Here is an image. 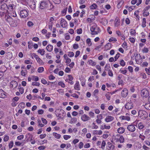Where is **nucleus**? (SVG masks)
Here are the masks:
<instances>
[{"label": "nucleus", "mask_w": 150, "mask_h": 150, "mask_svg": "<svg viewBox=\"0 0 150 150\" xmlns=\"http://www.w3.org/2000/svg\"><path fill=\"white\" fill-rule=\"evenodd\" d=\"M90 30L92 35H96L101 32L100 28L96 24H95L91 27Z\"/></svg>", "instance_id": "obj_1"}, {"label": "nucleus", "mask_w": 150, "mask_h": 150, "mask_svg": "<svg viewBox=\"0 0 150 150\" xmlns=\"http://www.w3.org/2000/svg\"><path fill=\"white\" fill-rule=\"evenodd\" d=\"M55 114L57 117H59L58 120L60 119H63L66 115L64 111L62 109L57 110L55 111Z\"/></svg>", "instance_id": "obj_2"}, {"label": "nucleus", "mask_w": 150, "mask_h": 150, "mask_svg": "<svg viewBox=\"0 0 150 150\" xmlns=\"http://www.w3.org/2000/svg\"><path fill=\"white\" fill-rule=\"evenodd\" d=\"M7 22L9 23L10 25L12 27H16L17 25V20H13L10 16L8 17L6 19Z\"/></svg>", "instance_id": "obj_3"}, {"label": "nucleus", "mask_w": 150, "mask_h": 150, "mask_svg": "<svg viewBox=\"0 0 150 150\" xmlns=\"http://www.w3.org/2000/svg\"><path fill=\"white\" fill-rule=\"evenodd\" d=\"M138 115L142 119L145 120L147 117L148 115L145 111L140 110L138 112Z\"/></svg>", "instance_id": "obj_4"}, {"label": "nucleus", "mask_w": 150, "mask_h": 150, "mask_svg": "<svg viewBox=\"0 0 150 150\" xmlns=\"http://www.w3.org/2000/svg\"><path fill=\"white\" fill-rule=\"evenodd\" d=\"M48 2L45 0L41 1L40 3L39 8L41 9H45L48 7Z\"/></svg>", "instance_id": "obj_5"}, {"label": "nucleus", "mask_w": 150, "mask_h": 150, "mask_svg": "<svg viewBox=\"0 0 150 150\" xmlns=\"http://www.w3.org/2000/svg\"><path fill=\"white\" fill-rule=\"evenodd\" d=\"M141 95L142 97L146 98L149 96V92L146 89H143L141 91Z\"/></svg>", "instance_id": "obj_6"}, {"label": "nucleus", "mask_w": 150, "mask_h": 150, "mask_svg": "<svg viewBox=\"0 0 150 150\" xmlns=\"http://www.w3.org/2000/svg\"><path fill=\"white\" fill-rule=\"evenodd\" d=\"M20 15L21 17L25 18L28 16V13L26 10H23L21 11Z\"/></svg>", "instance_id": "obj_7"}, {"label": "nucleus", "mask_w": 150, "mask_h": 150, "mask_svg": "<svg viewBox=\"0 0 150 150\" xmlns=\"http://www.w3.org/2000/svg\"><path fill=\"white\" fill-rule=\"evenodd\" d=\"M135 59L137 63L140 64L142 62V60L141 59V56L140 55L137 54L135 57Z\"/></svg>", "instance_id": "obj_8"}, {"label": "nucleus", "mask_w": 150, "mask_h": 150, "mask_svg": "<svg viewBox=\"0 0 150 150\" xmlns=\"http://www.w3.org/2000/svg\"><path fill=\"white\" fill-rule=\"evenodd\" d=\"M28 3L29 6L32 9H34L35 8V3L33 0H30Z\"/></svg>", "instance_id": "obj_9"}, {"label": "nucleus", "mask_w": 150, "mask_h": 150, "mask_svg": "<svg viewBox=\"0 0 150 150\" xmlns=\"http://www.w3.org/2000/svg\"><path fill=\"white\" fill-rule=\"evenodd\" d=\"M60 24L61 26L63 28H65L67 25V23L66 20L63 18H61Z\"/></svg>", "instance_id": "obj_10"}, {"label": "nucleus", "mask_w": 150, "mask_h": 150, "mask_svg": "<svg viewBox=\"0 0 150 150\" xmlns=\"http://www.w3.org/2000/svg\"><path fill=\"white\" fill-rule=\"evenodd\" d=\"M127 128L129 131L132 132H134L136 129L135 125L132 124L128 125Z\"/></svg>", "instance_id": "obj_11"}, {"label": "nucleus", "mask_w": 150, "mask_h": 150, "mask_svg": "<svg viewBox=\"0 0 150 150\" xmlns=\"http://www.w3.org/2000/svg\"><path fill=\"white\" fill-rule=\"evenodd\" d=\"M81 120L83 122H86L89 120L91 118L86 114L83 115L81 117Z\"/></svg>", "instance_id": "obj_12"}, {"label": "nucleus", "mask_w": 150, "mask_h": 150, "mask_svg": "<svg viewBox=\"0 0 150 150\" xmlns=\"http://www.w3.org/2000/svg\"><path fill=\"white\" fill-rule=\"evenodd\" d=\"M18 86V83L16 81H12L10 83V87L13 89L16 88Z\"/></svg>", "instance_id": "obj_13"}, {"label": "nucleus", "mask_w": 150, "mask_h": 150, "mask_svg": "<svg viewBox=\"0 0 150 150\" xmlns=\"http://www.w3.org/2000/svg\"><path fill=\"white\" fill-rule=\"evenodd\" d=\"M128 91L127 88H124L121 92V96L123 97H126L128 94Z\"/></svg>", "instance_id": "obj_14"}, {"label": "nucleus", "mask_w": 150, "mask_h": 150, "mask_svg": "<svg viewBox=\"0 0 150 150\" xmlns=\"http://www.w3.org/2000/svg\"><path fill=\"white\" fill-rule=\"evenodd\" d=\"M115 146L110 142H108L107 146V148L108 150H114Z\"/></svg>", "instance_id": "obj_15"}, {"label": "nucleus", "mask_w": 150, "mask_h": 150, "mask_svg": "<svg viewBox=\"0 0 150 150\" xmlns=\"http://www.w3.org/2000/svg\"><path fill=\"white\" fill-rule=\"evenodd\" d=\"M7 5L6 3H4V4H2L0 7V9L3 11H5V12L6 11V9L7 7Z\"/></svg>", "instance_id": "obj_16"}, {"label": "nucleus", "mask_w": 150, "mask_h": 150, "mask_svg": "<svg viewBox=\"0 0 150 150\" xmlns=\"http://www.w3.org/2000/svg\"><path fill=\"white\" fill-rule=\"evenodd\" d=\"M133 107V105L132 103L128 102L126 104L125 108L127 109H130Z\"/></svg>", "instance_id": "obj_17"}, {"label": "nucleus", "mask_w": 150, "mask_h": 150, "mask_svg": "<svg viewBox=\"0 0 150 150\" xmlns=\"http://www.w3.org/2000/svg\"><path fill=\"white\" fill-rule=\"evenodd\" d=\"M120 20L118 18H116L114 21V25L116 27H118L120 25Z\"/></svg>", "instance_id": "obj_18"}, {"label": "nucleus", "mask_w": 150, "mask_h": 150, "mask_svg": "<svg viewBox=\"0 0 150 150\" xmlns=\"http://www.w3.org/2000/svg\"><path fill=\"white\" fill-rule=\"evenodd\" d=\"M114 119V117L111 116H108L105 118V120L107 122H109L113 120Z\"/></svg>", "instance_id": "obj_19"}, {"label": "nucleus", "mask_w": 150, "mask_h": 150, "mask_svg": "<svg viewBox=\"0 0 150 150\" xmlns=\"http://www.w3.org/2000/svg\"><path fill=\"white\" fill-rule=\"evenodd\" d=\"M74 88L76 90H80V85L78 81H76L74 85Z\"/></svg>", "instance_id": "obj_20"}, {"label": "nucleus", "mask_w": 150, "mask_h": 150, "mask_svg": "<svg viewBox=\"0 0 150 150\" xmlns=\"http://www.w3.org/2000/svg\"><path fill=\"white\" fill-rule=\"evenodd\" d=\"M99 92V90L98 89H96L93 92V95L94 97H95V98L98 99V97L97 96V95L98 94Z\"/></svg>", "instance_id": "obj_21"}, {"label": "nucleus", "mask_w": 150, "mask_h": 150, "mask_svg": "<svg viewBox=\"0 0 150 150\" xmlns=\"http://www.w3.org/2000/svg\"><path fill=\"white\" fill-rule=\"evenodd\" d=\"M100 129H101L103 130L104 129H109L110 128V126L109 125L106 126V125H102L100 126Z\"/></svg>", "instance_id": "obj_22"}, {"label": "nucleus", "mask_w": 150, "mask_h": 150, "mask_svg": "<svg viewBox=\"0 0 150 150\" xmlns=\"http://www.w3.org/2000/svg\"><path fill=\"white\" fill-rule=\"evenodd\" d=\"M125 131V129L123 127H120L117 129V132L120 134H122Z\"/></svg>", "instance_id": "obj_23"}, {"label": "nucleus", "mask_w": 150, "mask_h": 150, "mask_svg": "<svg viewBox=\"0 0 150 150\" xmlns=\"http://www.w3.org/2000/svg\"><path fill=\"white\" fill-rule=\"evenodd\" d=\"M6 96L4 92L2 89H0V98H4Z\"/></svg>", "instance_id": "obj_24"}, {"label": "nucleus", "mask_w": 150, "mask_h": 150, "mask_svg": "<svg viewBox=\"0 0 150 150\" xmlns=\"http://www.w3.org/2000/svg\"><path fill=\"white\" fill-rule=\"evenodd\" d=\"M53 49V46L50 45H49L46 47L47 50L49 52H51Z\"/></svg>", "instance_id": "obj_25"}, {"label": "nucleus", "mask_w": 150, "mask_h": 150, "mask_svg": "<svg viewBox=\"0 0 150 150\" xmlns=\"http://www.w3.org/2000/svg\"><path fill=\"white\" fill-rule=\"evenodd\" d=\"M93 134H95L96 135H100L102 133V131L101 130H100L99 131L98 130H94L93 131Z\"/></svg>", "instance_id": "obj_26"}, {"label": "nucleus", "mask_w": 150, "mask_h": 150, "mask_svg": "<svg viewBox=\"0 0 150 150\" xmlns=\"http://www.w3.org/2000/svg\"><path fill=\"white\" fill-rule=\"evenodd\" d=\"M98 6L95 3H93L90 6L91 9H96L98 7Z\"/></svg>", "instance_id": "obj_27"}, {"label": "nucleus", "mask_w": 150, "mask_h": 150, "mask_svg": "<svg viewBox=\"0 0 150 150\" xmlns=\"http://www.w3.org/2000/svg\"><path fill=\"white\" fill-rule=\"evenodd\" d=\"M124 3V1L123 0H121L120 1H119L117 4V7L118 8H120L122 5Z\"/></svg>", "instance_id": "obj_28"}, {"label": "nucleus", "mask_w": 150, "mask_h": 150, "mask_svg": "<svg viewBox=\"0 0 150 150\" xmlns=\"http://www.w3.org/2000/svg\"><path fill=\"white\" fill-rule=\"evenodd\" d=\"M144 127L142 122H140L137 125L138 128L140 129H142Z\"/></svg>", "instance_id": "obj_29"}, {"label": "nucleus", "mask_w": 150, "mask_h": 150, "mask_svg": "<svg viewBox=\"0 0 150 150\" xmlns=\"http://www.w3.org/2000/svg\"><path fill=\"white\" fill-rule=\"evenodd\" d=\"M111 47L112 45L109 43L106 44L105 46V48L106 50H110Z\"/></svg>", "instance_id": "obj_30"}, {"label": "nucleus", "mask_w": 150, "mask_h": 150, "mask_svg": "<svg viewBox=\"0 0 150 150\" xmlns=\"http://www.w3.org/2000/svg\"><path fill=\"white\" fill-rule=\"evenodd\" d=\"M37 52L38 53H40L41 55H43L45 54V51L43 49H39Z\"/></svg>", "instance_id": "obj_31"}, {"label": "nucleus", "mask_w": 150, "mask_h": 150, "mask_svg": "<svg viewBox=\"0 0 150 150\" xmlns=\"http://www.w3.org/2000/svg\"><path fill=\"white\" fill-rule=\"evenodd\" d=\"M53 135L57 139H60L61 137L60 134H58L56 132H53Z\"/></svg>", "instance_id": "obj_32"}, {"label": "nucleus", "mask_w": 150, "mask_h": 150, "mask_svg": "<svg viewBox=\"0 0 150 150\" xmlns=\"http://www.w3.org/2000/svg\"><path fill=\"white\" fill-rule=\"evenodd\" d=\"M146 21L145 18H143L142 19V26L143 28L145 27L146 26Z\"/></svg>", "instance_id": "obj_33"}, {"label": "nucleus", "mask_w": 150, "mask_h": 150, "mask_svg": "<svg viewBox=\"0 0 150 150\" xmlns=\"http://www.w3.org/2000/svg\"><path fill=\"white\" fill-rule=\"evenodd\" d=\"M15 6V5L14 4H9L7 6V7L9 10H12L14 8Z\"/></svg>", "instance_id": "obj_34"}, {"label": "nucleus", "mask_w": 150, "mask_h": 150, "mask_svg": "<svg viewBox=\"0 0 150 150\" xmlns=\"http://www.w3.org/2000/svg\"><path fill=\"white\" fill-rule=\"evenodd\" d=\"M19 108H23L25 107V103L23 102H22L19 103L18 105Z\"/></svg>", "instance_id": "obj_35"}, {"label": "nucleus", "mask_w": 150, "mask_h": 150, "mask_svg": "<svg viewBox=\"0 0 150 150\" xmlns=\"http://www.w3.org/2000/svg\"><path fill=\"white\" fill-rule=\"evenodd\" d=\"M86 42L89 46H91L92 45V43L91 41V39L89 38H87L86 39Z\"/></svg>", "instance_id": "obj_36"}, {"label": "nucleus", "mask_w": 150, "mask_h": 150, "mask_svg": "<svg viewBox=\"0 0 150 150\" xmlns=\"http://www.w3.org/2000/svg\"><path fill=\"white\" fill-rule=\"evenodd\" d=\"M110 65L109 64H107L105 67V70L108 71L110 70Z\"/></svg>", "instance_id": "obj_37"}, {"label": "nucleus", "mask_w": 150, "mask_h": 150, "mask_svg": "<svg viewBox=\"0 0 150 150\" xmlns=\"http://www.w3.org/2000/svg\"><path fill=\"white\" fill-rule=\"evenodd\" d=\"M119 140L120 142L121 143H123L124 142L125 139L123 136L122 135H121L120 136Z\"/></svg>", "instance_id": "obj_38"}, {"label": "nucleus", "mask_w": 150, "mask_h": 150, "mask_svg": "<svg viewBox=\"0 0 150 150\" xmlns=\"http://www.w3.org/2000/svg\"><path fill=\"white\" fill-rule=\"evenodd\" d=\"M44 68L43 67H39L38 69V71L39 73L42 72L44 71Z\"/></svg>", "instance_id": "obj_39"}, {"label": "nucleus", "mask_w": 150, "mask_h": 150, "mask_svg": "<svg viewBox=\"0 0 150 150\" xmlns=\"http://www.w3.org/2000/svg\"><path fill=\"white\" fill-rule=\"evenodd\" d=\"M81 81V84L83 86H84L85 84L86 80L83 79H80Z\"/></svg>", "instance_id": "obj_40"}, {"label": "nucleus", "mask_w": 150, "mask_h": 150, "mask_svg": "<svg viewBox=\"0 0 150 150\" xmlns=\"http://www.w3.org/2000/svg\"><path fill=\"white\" fill-rule=\"evenodd\" d=\"M26 137H28V140H30V141H31L32 140V136L30 134H28L26 135Z\"/></svg>", "instance_id": "obj_41"}, {"label": "nucleus", "mask_w": 150, "mask_h": 150, "mask_svg": "<svg viewBox=\"0 0 150 150\" xmlns=\"http://www.w3.org/2000/svg\"><path fill=\"white\" fill-rule=\"evenodd\" d=\"M27 71L26 70H25V71L22 70L21 72V75L23 76H25V75L27 74Z\"/></svg>", "instance_id": "obj_42"}, {"label": "nucleus", "mask_w": 150, "mask_h": 150, "mask_svg": "<svg viewBox=\"0 0 150 150\" xmlns=\"http://www.w3.org/2000/svg\"><path fill=\"white\" fill-rule=\"evenodd\" d=\"M58 85L59 86H61L62 88H64L65 87V84L62 81H60L58 83Z\"/></svg>", "instance_id": "obj_43"}, {"label": "nucleus", "mask_w": 150, "mask_h": 150, "mask_svg": "<svg viewBox=\"0 0 150 150\" xmlns=\"http://www.w3.org/2000/svg\"><path fill=\"white\" fill-rule=\"evenodd\" d=\"M150 132V129H147L145 130L144 132V134L145 135H147Z\"/></svg>", "instance_id": "obj_44"}, {"label": "nucleus", "mask_w": 150, "mask_h": 150, "mask_svg": "<svg viewBox=\"0 0 150 150\" xmlns=\"http://www.w3.org/2000/svg\"><path fill=\"white\" fill-rule=\"evenodd\" d=\"M13 141H11L9 143L8 145V148L9 149H11L13 146Z\"/></svg>", "instance_id": "obj_45"}, {"label": "nucleus", "mask_w": 150, "mask_h": 150, "mask_svg": "<svg viewBox=\"0 0 150 150\" xmlns=\"http://www.w3.org/2000/svg\"><path fill=\"white\" fill-rule=\"evenodd\" d=\"M146 109L147 110H150V103L146 104L144 105Z\"/></svg>", "instance_id": "obj_46"}, {"label": "nucleus", "mask_w": 150, "mask_h": 150, "mask_svg": "<svg viewBox=\"0 0 150 150\" xmlns=\"http://www.w3.org/2000/svg\"><path fill=\"white\" fill-rule=\"evenodd\" d=\"M130 33L132 35H134L136 33L135 30L132 29H130Z\"/></svg>", "instance_id": "obj_47"}, {"label": "nucleus", "mask_w": 150, "mask_h": 150, "mask_svg": "<svg viewBox=\"0 0 150 150\" xmlns=\"http://www.w3.org/2000/svg\"><path fill=\"white\" fill-rule=\"evenodd\" d=\"M32 77L33 78V80L35 81H37L39 80V78L37 76H33Z\"/></svg>", "instance_id": "obj_48"}, {"label": "nucleus", "mask_w": 150, "mask_h": 150, "mask_svg": "<svg viewBox=\"0 0 150 150\" xmlns=\"http://www.w3.org/2000/svg\"><path fill=\"white\" fill-rule=\"evenodd\" d=\"M38 124L39 126L42 127L44 126V125L41 123V121L40 120H38Z\"/></svg>", "instance_id": "obj_49"}, {"label": "nucleus", "mask_w": 150, "mask_h": 150, "mask_svg": "<svg viewBox=\"0 0 150 150\" xmlns=\"http://www.w3.org/2000/svg\"><path fill=\"white\" fill-rule=\"evenodd\" d=\"M110 93L109 92H108L107 94L105 95V96L106 97L107 99L108 100H110Z\"/></svg>", "instance_id": "obj_50"}, {"label": "nucleus", "mask_w": 150, "mask_h": 150, "mask_svg": "<svg viewBox=\"0 0 150 150\" xmlns=\"http://www.w3.org/2000/svg\"><path fill=\"white\" fill-rule=\"evenodd\" d=\"M71 123H75L77 121V119L75 117H71Z\"/></svg>", "instance_id": "obj_51"}, {"label": "nucleus", "mask_w": 150, "mask_h": 150, "mask_svg": "<svg viewBox=\"0 0 150 150\" xmlns=\"http://www.w3.org/2000/svg\"><path fill=\"white\" fill-rule=\"evenodd\" d=\"M106 144L105 142V141H103L102 142L101 144V148L103 150L104 149L105 147Z\"/></svg>", "instance_id": "obj_52"}, {"label": "nucleus", "mask_w": 150, "mask_h": 150, "mask_svg": "<svg viewBox=\"0 0 150 150\" xmlns=\"http://www.w3.org/2000/svg\"><path fill=\"white\" fill-rule=\"evenodd\" d=\"M139 138L142 141L144 140V139L145 138V136L144 135H142L141 134H140V135H139Z\"/></svg>", "instance_id": "obj_53"}, {"label": "nucleus", "mask_w": 150, "mask_h": 150, "mask_svg": "<svg viewBox=\"0 0 150 150\" xmlns=\"http://www.w3.org/2000/svg\"><path fill=\"white\" fill-rule=\"evenodd\" d=\"M27 24L28 26L29 27H31L34 25L33 23L30 21H28L27 22Z\"/></svg>", "instance_id": "obj_54"}, {"label": "nucleus", "mask_w": 150, "mask_h": 150, "mask_svg": "<svg viewBox=\"0 0 150 150\" xmlns=\"http://www.w3.org/2000/svg\"><path fill=\"white\" fill-rule=\"evenodd\" d=\"M120 71L121 73H122L123 74L126 75V73L127 72V71L126 70H122L120 69Z\"/></svg>", "instance_id": "obj_55"}, {"label": "nucleus", "mask_w": 150, "mask_h": 150, "mask_svg": "<svg viewBox=\"0 0 150 150\" xmlns=\"http://www.w3.org/2000/svg\"><path fill=\"white\" fill-rule=\"evenodd\" d=\"M120 64L122 67L124 66L125 64V62L123 60H122L120 61Z\"/></svg>", "instance_id": "obj_56"}, {"label": "nucleus", "mask_w": 150, "mask_h": 150, "mask_svg": "<svg viewBox=\"0 0 150 150\" xmlns=\"http://www.w3.org/2000/svg\"><path fill=\"white\" fill-rule=\"evenodd\" d=\"M92 125L93 126L92 127L93 129H97L98 128V126L96 125L95 124L94 122L92 123Z\"/></svg>", "instance_id": "obj_57"}, {"label": "nucleus", "mask_w": 150, "mask_h": 150, "mask_svg": "<svg viewBox=\"0 0 150 150\" xmlns=\"http://www.w3.org/2000/svg\"><path fill=\"white\" fill-rule=\"evenodd\" d=\"M71 136L70 135H64L63 136V138L65 140H67L69 139L70 138Z\"/></svg>", "instance_id": "obj_58"}, {"label": "nucleus", "mask_w": 150, "mask_h": 150, "mask_svg": "<svg viewBox=\"0 0 150 150\" xmlns=\"http://www.w3.org/2000/svg\"><path fill=\"white\" fill-rule=\"evenodd\" d=\"M97 119L100 120H102L103 119V115L102 114H99L97 116Z\"/></svg>", "instance_id": "obj_59"}, {"label": "nucleus", "mask_w": 150, "mask_h": 150, "mask_svg": "<svg viewBox=\"0 0 150 150\" xmlns=\"http://www.w3.org/2000/svg\"><path fill=\"white\" fill-rule=\"evenodd\" d=\"M117 41V39L115 38L111 37L109 39V41L110 42H111L112 41L116 42Z\"/></svg>", "instance_id": "obj_60"}, {"label": "nucleus", "mask_w": 150, "mask_h": 150, "mask_svg": "<svg viewBox=\"0 0 150 150\" xmlns=\"http://www.w3.org/2000/svg\"><path fill=\"white\" fill-rule=\"evenodd\" d=\"M68 55L69 57H73L74 55V53L72 52H70L68 53Z\"/></svg>", "instance_id": "obj_61"}, {"label": "nucleus", "mask_w": 150, "mask_h": 150, "mask_svg": "<svg viewBox=\"0 0 150 150\" xmlns=\"http://www.w3.org/2000/svg\"><path fill=\"white\" fill-rule=\"evenodd\" d=\"M9 139V137L8 136L5 135L4 138V141L5 142H7Z\"/></svg>", "instance_id": "obj_62"}, {"label": "nucleus", "mask_w": 150, "mask_h": 150, "mask_svg": "<svg viewBox=\"0 0 150 150\" xmlns=\"http://www.w3.org/2000/svg\"><path fill=\"white\" fill-rule=\"evenodd\" d=\"M24 138V136L23 135H21L18 136L17 137V139L19 140H21Z\"/></svg>", "instance_id": "obj_63"}, {"label": "nucleus", "mask_w": 150, "mask_h": 150, "mask_svg": "<svg viewBox=\"0 0 150 150\" xmlns=\"http://www.w3.org/2000/svg\"><path fill=\"white\" fill-rule=\"evenodd\" d=\"M145 70L147 74H150V67H149V68H146Z\"/></svg>", "instance_id": "obj_64"}]
</instances>
